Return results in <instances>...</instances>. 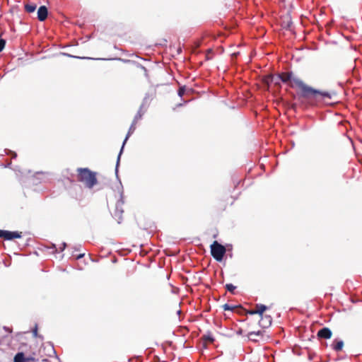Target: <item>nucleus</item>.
Returning a JSON list of instances; mask_svg holds the SVG:
<instances>
[{
  "label": "nucleus",
  "mask_w": 362,
  "mask_h": 362,
  "mask_svg": "<svg viewBox=\"0 0 362 362\" xmlns=\"http://www.w3.org/2000/svg\"><path fill=\"white\" fill-rule=\"evenodd\" d=\"M283 83L288 84L292 88H298L297 94L300 98L305 99L331 98V93L328 91L316 90L305 83L300 78L296 77L293 72H282L278 75Z\"/></svg>",
  "instance_id": "f257e3e1"
},
{
  "label": "nucleus",
  "mask_w": 362,
  "mask_h": 362,
  "mask_svg": "<svg viewBox=\"0 0 362 362\" xmlns=\"http://www.w3.org/2000/svg\"><path fill=\"white\" fill-rule=\"evenodd\" d=\"M76 180L86 188L92 189L98 184L97 173L88 168H78L76 169Z\"/></svg>",
  "instance_id": "f03ea898"
},
{
  "label": "nucleus",
  "mask_w": 362,
  "mask_h": 362,
  "mask_svg": "<svg viewBox=\"0 0 362 362\" xmlns=\"http://www.w3.org/2000/svg\"><path fill=\"white\" fill-rule=\"evenodd\" d=\"M226 252V247L219 244L217 241H214L211 245V256L216 260V261H221L223 259V257Z\"/></svg>",
  "instance_id": "7ed1b4c3"
},
{
  "label": "nucleus",
  "mask_w": 362,
  "mask_h": 362,
  "mask_svg": "<svg viewBox=\"0 0 362 362\" xmlns=\"http://www.w3.org/2000/svg\"><path fill=\"white\" fill-rule=\"evenodd\" d=\"M23 233L21 231H10L6 230H0V238L4 240H13L22 238Z\"/></svg>",
  "instance_id": "20e7f679"
},
{
  "label": "nucleus",
  "mask_w": 362,
  "mask_h": 362,
  "mask_svg": "<svg viewBox=\"0 0 362 362\" xmlns=\"http://www.w3.org/2000/svg\"><path fill=\"white\" fill-rule=\"evenodd\" d=\"M265 337V331L264 329H258L257 330H251L247 333V337L250 340L257 342L263 340Z\"/></svg>",
  "instance_id": "39448f33"
},
{
  "label": "nucleus",
  "mask_w": 362,
  "mask_h": 362,
  "mask_svg": "<svg viewBox=\"0 0 362 362\" xmlns=\"http://www.w3.org/2000/svg\"><path fill=\"white\" fill-rule=\"evenodd\" d=\"M259 320V327L262 329L270 327L272 322V317L270 315H260Z\"/></svg>",
  "instance_id": "423d86ee"
},
{
  "label": "nucleus",
  "mask_w": 362,
  "mask_h": 362,
  "mask_svg": "<svg viewBox=\"0 0 362 362\" xmlns=\"http://www.w3.org/2000/svg\"><path fill=\"white\" fill-rule=\"evenodd\" d=\"M317 336L319 339H329L332 336L331 329L328 327H323L317 332Z\"/></svg>",
  "instance_id": "0eeeda50"
},
{
  "label": "nucleus",
  "mask_w": 362,
  "mask_h": 362,
  "mask_svg": "<svg viewBox=\"0 0 362 362\" xmlns=\"http://www.w3.org/2000/svg\"><path fill=\"white\" fill-rule=\"evenodd\" d=\"M47 8L45 6H41L37 11V18L40 21H44L47 17Z\"/></svg>",
  "instance_id": "6e6552de"
},
{
  "label": "nucleus",
  "mask_w": 362,
  "mask_h": 362,
  "mask_svg": "<svg viewBox=\"0 0 362 362\" xmlns=\"http://www.w3.org/2000/svg\"><path fill=\"white\" fill-rule=\"evenodd\" d=\"M332 349L336 351H340L344 347V341L342 340L335 339L332 345Z\"/></svg>",
  "instance_id": "1a4fd4ad"
},
{
  "label": "nucleus",
  "mask_w": 362,
  "mask_h": 362,
  "mask_svg": "<svg viewBox=\"0 0 362 362\" xmlns=\"http://www.w3.org/2000/svg\"><path fill=\"white\" fill-rule=\"evenodd\" d=\"M255 312L257 313V315L259 316L263 315L264 311H266L268 309V307L262 305V304H257L255 306Z\"/></svg>",
  "instance_id": "9d476101"
},
{
  "label": "nucleus",
  "mask_w": 362,
  "mask_h": 362,
  "mask_svg": "<svg viewBox=\"0 0 362 362\" xmlns=\"http://www.w3.org/2000/svg\"><path fill=\"white\" fill-rule=\"evenodd\" d=\"M25 358L23 353H18L14 357V362H25Z\"/></svg>",
  "instance_id": "9b49d317"
},
{
  "label": "nucleus",
  "mask_w": 362,
  "mask_h": 362,
  "mask_svg": "<svg viewBox=\"0 0 362 362\" xmlns=\"http://www.w3.org/2000/svg\"><path fill=\"white\" fill-rule=\"evenodd\" d=\"M35 9H36V6L35 4H26L25 6V10L28 13H33L35 11Z\"/></svg>",
  "instance_id": "f8f14e48"
},
{
  "label": "nucleus",
  "mask_w": 362,
  "mask_h": 362,
  "mask_svg": "<svg viewBox=\"0 0 362 362\" xmlns=\"http://www.w3.org/2000/svg\"><path fill=\"white\" fill-rule=\"evenodd\" d=\"M202 339H203L204 341H205L206 342H209V343H213L214 341V338L210 334H206V335H204L202 337Z\"/></svg>",
  "instance_id": "ddd939ff"
},
{
  "label": "nucleus",
  "mask_w": 362,
  "mask_h": 362,
  "mask_svg": "<svg viewBox=\"0 0 362 362\" xmlns=\"http://www.w3.org/2000/svg\"><path fill=\"white\" fill-rule=\"evenodd\" d=\"M135 130V127H134V124H132L129 129V132L127 134V136L124 141V143H123V146L124 145L125 142L127 141V140L128 139V138L129 137V136L131 135L132 133L134 132V131Z\"/></svg>",
  "instance_id": "4468645a"
},
{
  "label": "nucleus",
  "mask_w": 362,
  "mask_h": 362,
  "mask_svg": "<svg viewBox=\"0 0 362 362\" xmlns=\"http://www.w3.org/2000/svg\"><path fill=\"white\" fill-rule=\"evenodd\" d=\"M274 76L272 75H268L263 79V82L267 86L269 85L270 83L272 82Z\"/></svg>",
  "instance_id": "2eb2a0df"
},
{
  "label": "nucleus",
  "mask_w": 362,
  "mask_h": 362,
  "mask_svg": "<svg viewBox=\"0 0 362 362\" xmlns=\"http://www.w3.org/2000/svg\"><path fill=\"white\" fill-rule=\"evenodd\" d=\"M226 288L227 289V291H228L231 293H234V291L235 290L236 286H233L231 284H227L226 285Z\"/></svg>",
  "instance_id": "dca6fc26"
},
{
  "label": "nucleus",
  "mask_w": 362,
  "mask_h": 362,
  "mask_svg": "<svg viewBox=\"0 0 362 362\" xmlns=\"http://www.w3.org/2000/svg\"><path fill=\"white\" fill-rule=\"evenodd\" d=\"M185 91H186V88H185V86H181V87H180V88L178 89V95H179L180 97H182V96L184 95V94H185Z\"/></svg>",
  "instance_id": "f3484780"
},
{
  "label": "nucleus",
  "mask_w": 362,
  "mask_h": 362,
  "mask_svg": "<svg viewBox=\"0 0 362 362\" xmlns=\"http://www.w3.org/2000/svg\"><path fill=\"white\" fill-rule=\"evenodd\" d=\"M6 45V41L3 39H0V52L4 49Z\"/></svg>",
  "instance_id": "a211bd4d"
},
{
  "label": "nucleus",
  "mask_w": 362,
  "mask_h": 362,
  "mask_svg": "<svg viewBox=\"0 0 362 362\" xmlns=\"http://www.w3.org/2000/svg\"><path fill=\"white\" fill-rule=\"evenodd\" d=\"M223 308L224 310H233V308L230 306L228 304H224L223 305Z\"/></svg>",
  "instance_id": "6ab92c4d"
},
{
  "label": "nucleus",
  "mask_w": 362,
  "mask_h": 362,
  "mask_svg": "<svg viewBox=\"0 0 362 362\" xmlns=\"http://www.w3.org/2000/svg\"><path fill=\"white\" fill-rule=\"evenodd\" d=\"M248 313H249V314H250V315H255V314H257V313H256V312H255V308L253 310H250V311L248 312Z\"/></svg>",
  "instance_id": "aec40b11"
},
{
  "label": "nucleus",
  "mask_w": 362,
  "mask_h": 362,
  "mask_svg": "<svg viewBox=\"0 0 362 362\" xmlns=\"http://www.w3.org/2000/svg\"><path fill=\"white\" fill-rule=\"evenodd\" d=\"M37 327H35V329L33 330V334L35 336H37Z\"/></svg>",
  "instance_id": "412c9836"
},
{
  "label": "nucleus",
  "mask_w": 362,
  "mask_h": 362,
  "mask_svg": "<svg viewBox=\"0 0 362 362\" xmlns=\"http://www.w3.org/2000/svg\"><path fill=\"white\" fill-rule=\"evenodd\" d=\"M83 255H84L83 254H81V255H78L77 259H80V258L83 257Z\"/></svg>",
  "instance_id": "4be33fe9"
},
{
  "label": "nucleus",
  "mask_w": 362,
  "mask_h": 362,
  "mask_svg": "<svg viewBox=\"0 0 362 362\" xmlns=\"http://www.w3.org/2000/svg\"><path fill=\"white\" fill-rule=\"evenodd\" d=\"M16 153H12V157L13 158H16Z\"/></svg>",
  "instance_id": "5701e85b"
},
{
  "label": "nucleus",
  "mask_w": 362,
  "mask_h": 362,
  "mask_svg": "<svg viewBox=\"0 0 362 362\" xmlns=\"http://www.w3.org/2000/svg\"><path fill=\"white\" fill-rule=\"evenodd\" d=\"M42 362H49V360H48V359L45 358V359H43V360L42 361Z\"/></svg>",
  "instance_id": "b1692460"
},
{
  "label": "nucleus",
  "mask_w": 362,
  "mask_h": 362,
  "mask_svg": "<svg viewBox=\"0 0 362 362\" xmlns=\"http://www.w3.org/2000/svg\"><path fill=\"white\" fill-rule=\"evenodd\" d=\"M25 362H30L29 358H26Z\"/></svg>",
  "instance_id": "393cba45"
},
{
  "label": "nucleus",
  "mask_w": 362,
  "mask_h": 362,
  "mask_svg": "<svg viewBox=\"0 0 362 362\" xmlns=\"http://www.w3.org/2000/svg\"><path fill=\"white\" fill-rule=\"evenodd\" d=\"M238 333L241 334V333H242V329H240V330L238 331Z\"/></svg>",
  "instance_id": "a878e982"
}]
</instances>
